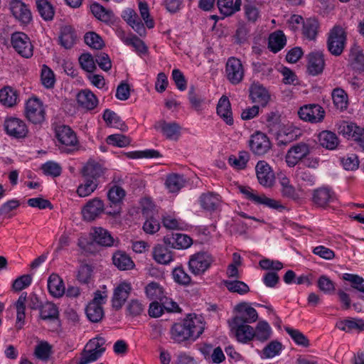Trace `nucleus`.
I'll return each mask as SVG.
<instances>
[{
    "mask_svg": "<svg viewBox=\"0 0 364 364\" xmlns=\"http://www.w3.org/2000/svg\"><path fill=\"white\" fill-rule=\"evenodd\" d=\"M205 323L201 316L188 314L181 321L175 323L170 329L171 338L178 343L196 341L203 333Z\"/></svg>",
    "mask_w": 364,
    "mask_h": 364,
    "instance_id": "f257e3e1",
    "label": "nucleus"
},
{
    "mask_svg": "<svg viewBox=\"0 0 364 364\" xmlns=\"http://www.w3.org/2000/svg\"><path fill=\"white\" fill-rule=\"evenodd\" d=\"M347 41L345 29L341 26H334L329 31L327 39V48L334 56L342 54Z\"/></svg>",
    "mask_w": 364,
    "mask_h": 364,
    "instance_id": "f03ea898",
    "label": "nucleus"
},
{
    "mask_svg": "<svg viewBox=\"0 0 364 364\" xmlns=\"http://www.w3.org/2000/svg\"><path fill=\"white\" fill-rule=\"evenodd\" d=\"M213 261V256L208 252H198L190 257L188 268L193 274L202 275L210 268Z\"/></svg>",
    "mask_w": 364,
    "mask_h": 364,
    "instance_id": "7ed1b4c3",
    "label": "nucleus"
},
{
    "mask_svg": "<svg viewBox=\"0 0 364 364\" xmlns=\"http://www.w3.org/2000/svg\"><path fill=\"white\" fill-rule=\"evenodd\" d=\"M55 137L59 143L63 146L62 149L70 153L77 149L78 140L75 133L67 125H59L55 127Z\"/></svg>",
    "mask_w": 364,
    "mask_h": 364,
    "instance_id": "20e7f679",
    "label": "nucleus"
},
{
    "mask_svg": "<svg viewBox=\"0 0 364 364\" xmlns=\"http://www.w3.org/2000/svg\"><path fill=\"white\" fill-rule=\"evenodd\" d=\"M26 118L33 124H41L45 120V109L42 102L37 97L28 100L25 107Z\"/></svg>",
    "mask_w": 364,
    "mask_h": 364,
    "instance_id": "39448f33",
    "label": "nucleus"
},
{
    "mask_svg": "<svg viewBox=\"0 0 364 364\" xmlns=\"http://www.w3.org/2000/svg\"><path fill=\"white\" fill-rule=\"evenodd\" d=\"M225 74L231 84L237 85L241 82L245 70L240 60L234 57L228 58L225 65Z\"/></svg>",
    "mask_w": 364,
    "mask_h": 364,
    "instance_id": "423d86ee",
    "label": "nucleus"
},
{
    "mask_svg": "<svg viewBox=\"0 0 364 364\" xmlns=\"http://www.w3.org/2000/svg\"><path fill=\"white\" fill-rule=\"evenodd\" d=\"M11 44L21 56L28 58L33 55V46L28 36L22 32H16L11 36Z\"/></svg>",
    "mask_w": 364,
    "mask_h": 364,
    "instance_id": "0eeeda50",
    "label": "nucleus"
},
{
    "mask_svg": "<svg viewBox=\"0 0 364 364\" xmlns=\"http://www.w3.org/2000/svg\"><path fill=\"white\" fill-rule=\"evenodd\" d=\"M235 309L238 314L234 317L232 323H252L258 319V314L255 309L247 302L238 304Z\"/></svg>",
    "mask_w": 364,
    "mask_h": 364,
    "instance_id": "6e6552de",
    "label": "nucleus"
},
{
    "mask_svg": "<svg viewBox=\"0 0 364 364\" xmlns=\"http://www.w3.org/2000/svg\"><path fill=\"white\" fill-rule=\"evenodd\" d=\"M301 119L311 123L321 122L325 116L322 107L316 104H310L301 107L298 111Z\"/></svg>",
    "mask_w": 364,
    "mask_h": 364,
    "instance_id": "1a4fd4ad",
    "label": "nucleus"
},
{
    "mask_svg": "<svg viewBox=\"0 0 364 364\" xmlns=\"http://www.w3.org/2000/svg\"><path fill=\"white\" fill-rule=\"evenodd\" d=\"M4 125L6 134L15 139L25 138L28 132L26 123L18 118H8Z\"/></svg>",
    "mask_w": 364,
    "mask_h": 364,
    "instance_id": "9d476101",
    "label": "nucleus"
},
{
    "mask_svg": "<svg viewBox=\"0 0 364 364\" xmlns=\"http://www.w3.org/2000/svg\"><path fill=\"white\" fill-rule=\"evenodd\" d=\"M9 9L14 18L23 24H28L32 20L31 12L21 0H10Z\"/></svg>",
    "mask_w": 364,
    "mask_h": 364,
    "instance_id": "9b49d317",
    "label": "nucleus"
},
{
    "mask_svg": "<svg viewBox=\"0 0 364 364\" xmlns=\"http://www.w3.org/2000/svg\"><path fill=\"white\" fill-rule=\"evenodd\" d=\"M310 153L309 145L305 143H299L292 146L286 155V162L288 166L294 167L297 163L305 159Z\"/></svg>",
    "mask_w": 364,
    "mask_h": 364,
    "instance_id": "f8f14e48",
    "label": "nucleus"
},
{
    "mask_svg": "<svg viewBox=\"0 0 364 364\" xmlns=\"http://www.w3.org/2000/svg\"><path fill=\"white\" fill-rule=\"evenodd\" d=\"M336 200L333 191L328 187H320L313 191L312 202L320 208H326Z\"/></svg>",
    "mask_w": 364,
    "mask_h": 364,
    "instance_id": "ddd939ff",
    "label": "nucleus"
},
{
    "mask_svg": "<svg viewBox=\"0 0 364 364\" xmlns=\"http://www.w3.org/2000/svg\"><path fill=\"white\" fill-rule=\"evenodd\" d=\"M164 242L168 247L182 250L191 247L193 240L187 235L179 232H171L164 236Z\"/></svg>",
    "mask_w": 364,
    "mask_h": 364,
    "instance_id": "4468645a",
    "label": "nucleus"
},
{
    "mask_svg": "<svg viewBox=\"0 0 364 364\" xmlns=\"http://www.w3.org/2000/svg\"><path fill=\"white\" fill-rule=\"evenodd\" d=\"M250 146L253 153L257 155H264L271 148V143L266 134L257 132L251 136Z\"/></svg>",
    "mask_w": 364,
    "mask_h": 364,
    "instance_id": "2eb2a0df",
    "label": "nucleus"
},
{
    "mask_svg": "<svg viewBox=\"0 0 364 364\" xmlns=\"http://www.w3.org/2000/svg\"><path fill=\"white\" fill-rule=\"evenodd\" d=\"M255 171L259 184L267 188L273 186L275 179L274 173L266 161H258L255 167Z\"/></svg>",
    "mask_w": 364,
    "mask_h": 364,
    "instance_id": "dca6fc26",
    "label": "nucleus"
},
{
    "mask_svg": "<svg viewBox=\"0 0 364 364\" xmlns=\"http://www.w3.org/2000/svg\"><path fill=\"white\" fill-rule=\"evenodd\" d=\"M249 92L251 101L262 107H266L271 98L268 90L259 82L252 83L249 87Z\"/></svg>",
    "mask_w": 364,
    "mask_h": 364,
    "instance_id": "f3484780",
    "label": "nucleus"
},
{
    "mask_svg": "<svg viewBox=\"0 0 364 364\" xmlns=\"http://www.w3.org/2000/svg\"><path fill=\"white\" fill-rule=\"evenodd\" d=\"M92 238L97 245L106 247L117 246L118 240H116L111 233L102 227H95L90 232Z\"/></svg>",
    "mask_w": 364,
    "mask_h": 364,
    "instance_id": "a211bd4d",
    "label": "nucleus"
},
{
    "mask_svg": "<svg viewBox=\"0 0 364 364\" xmlns=\"http://www.w3.org/2000/svg\"><path fill=\"white\" fill-rule=\"evenodd\" d=\"M294 178L300 190L314 186L316 181V175L306 167H297L295 171Z\"/></svg>",
    "mask_w": 364,
    "mask_h": 364,
    "instance_id": "6ab92c4d",
    "label": "nucleus"
},
{
    "mask_svg": "<svg viewBox=\"0 0 364 364\" xmlns=\"http://www.w3.org/2000/svg\"><path fill=\"white\" fill-rule=\"evenodd\" d=\"M154 128L160 130L161 133L170 140L176 141L181 135V126L176 122H166L160 120L156 122Z\"/></svg>",
    "mask_w": 364,
    "mask_h": 364,
    "instance_id": "aec40b11",
    "label": "nucleus"
},
{
    "mask_svg": "<svg viewBox=\"0 0 364 364\" xmlns=\"http://www.w3.org/2000/svg\"><path fill=\"white\" fill-rule=\"evenodd\" d=\"M105 206L102 200L95 198L90 200L82 209V215L85 220L92 221L104 211Z\"/></svg>",
    "mask_w": 364,
    "mask_h": 364,
    "instance_id": "412c9836",
    "label": "nucleus"
},
{
    "mask_svg": "<svg viewBox=\"0 0 364 364\" xmlns=\"http://www.w3.org/2000/svg\"><path fill=\"white\" fill-rule=\"evenodd\" d=\"M199 203L203 210L210 213L215 212L220 206L221 198L212 192L205 193L199 197Z\"/></svg>",
    "mask_w": 364,
    "mask_h": 364,
    "instance_id": "4be33fe9",
    "label": "nucleus"
},
{
    "mask_svg": "<svg viewBox=\"0 0 364 364\" xmlns=\"http://www.w3.org/2000/svg\"><path fill=\"white\" fill-rule=\"evenodd\" d=\"M217 114L225 122L232 126L234 124L231 104L228 97L222 96L217 105Z\"/></svg>",
    "mask_w": 364,
    "mask_h": 364,
    "instance_id": "5701e85b",
    "label": "nucleus"
},
{
    "mask_svg": "<svg viewBox=\"0 0 364 364\" xmlns=\"http://www.w3.org/2000/svg\"><path fill=\"white\" fill-rule=\"evenodd\" d=\"M132 287L129 284L122 283L118 285L114 291L112 297V306L116 309L122 308L127 298L129 297Z\"/></svg>",
    "mask_w": 364,
    "mask_h": 364,
    "instance_id": "b1692460",
    "label": "nucleus"
},
{
    "mask_svg": "<svg viewBox=\"0 0 364 364\" xmlns=\"http://www.w3.org/2000/svg\"><path fill=\"white\" fill-rule=\"evenodd\" d=\"M105 172L104 168L100 164L95 161H88L82 170L84 178L95 180L98 181V178L102 177Z\"/></svg>",
    "mask_w": 364,
    "mask_h": 364,
    "instance_id": "393cba45",
    "label": "nucleus"
},
{
    "mask_svg": "<svg viewBox=\"0 0 364 364\" xmlns=\"http://www.w3.org/2000/svg\"><path fill=\"white\" fill-rule=\"evenodd\" d=\"M242 0H217V6L221 14L230 16L240 10Z\"/></svg>",
    "mask_w": 364,
    "mask_h": 364,
    "instance_id": "a878e982",
    "label": "nucleus"
},
{
    "mask_svg": "<svg viewBox=\"0 0 364 364\" xmlns=\"http://www.w3.org/2000/svg\"><path fill=\"white\" fill-rule=\"evenodd\" d=\"M77 102L80 106L87 110L93 109L98 104L96 96L88 90H81L77 95Z\"/></svg>",
    "mask_w": 364,
    "mask_h": 364,
    "instance_id": "bb28decb",
    "label": "nucleus"
},
{
    "mask_svg": "<svg viewBox=\"0 0 364 364\" xmlns=\"http://www.w3.org/2000/svg\"><path fill=\"white\" fill-rule=\"evenodd\" d=\"M166 245H156L153 249V257L159 264H168L173 260V252Z\"/></svg>",
    "mask_w": 364,
    "mask_h": 364,
    "instance_id": "cd10ccee",
    "label": "nucleus"
},
{
    "mask_svg": "<svg viewBox=\"0 0 364 364\" xmlns=\"http://www.w3.org/2000/svg\"><path fill=\"white\" fill-rule=\"evenodd\" d=\"M235 336L239 342L246 343L254 338V328L246 323H232Z\"/></svg>",
    "mask_w": 364,
    "mask_h": 364,
    "instance_id": "c85d7f7f",
    "label": "nucleus"
},
{
    "mask_svg": "<svg viewBox=\"0 0 364 364\" xmlns=\"http://www.w3.org/2000/svg\"><path fill=\"white\" fill-rule=\"evenodd\" d=\"M319 29V23L315 18H309L303 21L302 34L309 41L316 39Z\"/></svg>",
    "mask_w": 364,
    "mask_h": 364,
    "instance_id": "c756f323",
    "label": "nucleus"
},
{
    "mask_svg": "<svg viewBox=\"0 0 364 364\" xmlns=\"http://www.w3.org/2000/svg\"><path fill=\"white\" fill-rule=\"evenodd\" d=\"M324 68L323 55L321 53H311L309 56L308 70L312 75L322 73Z\"/></svg>",
    "mask_w": 364,
    "mask_h": 364,
    "instance_id": "7c9ffc66",
    "label": "nucleus"
},
{
    "mask_svg": "<svg viewBox=\"0 0 364 364\" xmlns=\"http://www.w3.org/2000/svg\"><path fill=\"white\" fill-rule=\"evenodd\" d=\"M18 99L17 91L11 87L5 86L0 90V102L5 107H14L17 103Z\"/></svg>",
    "mask_w": 364,
    "mask_h": 364,
    "instance_id": "2f4dec72",
    "label": "nucleus"
},
{
    "mask_svg": "<svg viewBox=\"0 0 364 364\" xmlns=\"http://www.w3.org/2000/svg\"><path fill=\"white\" fill-rule=\"evenodd\" d=\"M48 289L49 292L55 297H60L65 292L63 279L57 274H51L48 279Z\"/></svg>",
    "mask_w": 364,
    "mask_h": 364,
    "instance_id": "473e14b6",
    "label": "nucleus"
},
{
    "mask_svg": "<svg viewBox=\"0 0 364 364\" xmlns=\"http://www.w3.org/2000/svg\"><path fill=\"white\" fill-rule=\"evenodd\" d=\"M349 62L354 70L358 73L364 72V53L359 47L355 46L350 49Z\"/></svg>",
    "mask_w": 364,
    "mask_h": 364,
    "instance_id": "72a5a7b5",
    "label": "nucleus"
},
{
    "mask_svg": "<svg viewBox=\"0 0 364 364\" xmlns=\"http://www.w3.org/2000/svg\"><path fill=\"white\" fill-rule=\"evenodd\" d=\"M102 118L107 125L109 127L119 129L122 132H125L128 129L127 126L121 119L120 117L110 109H107L105 110Z\"/></svg>",
    "mask_w": 364,
    "mask_h": 364,
    "instance_id": "f704fd0d",
    "label": "nucleus"
},
{
    "mask_svg": "<svg viewBox=\"0 0 364 364\" xmlns=\"http://www.w3.org/2000/svg\"><path fill=\"white\" fill-rule=\"evenodd\" d=\"M27 301V293L23 292L15 303L16 309V328L21 329L24 324L26 303Z\"/></svg>",
    "mask_w": 364,
    "mask_h": 364,
    "instance_id": "c9c22d12",
    "label": "nucleus"
},
{
    "mask_svg": "<svg viewBox=\"0 0 364 364\" xmlns=\"http://www.w3.org/2000/svg\"><path fill=\"white\" fill-rule=\"evenodd\" d=\"M36 6L39 15L43 20L48 21L53 19L55 9L48 0H36Z\"/></svg>",
    "mask_w": 364,
    "mask_h": 364,
    "instance_id": "e433bc0d",
    "label": "nucleus"
},
{
    "mask_svg": "<svg viewBox=\"0 0 364 364\" xmlns=\"http://www.w3.org/2000/svg\"><path fill=\"white\" fill-rule=\"evenodd\" d=\"M286 37L282 31H277L269 37L268 48L273 53L281 50L286 45Z\"/></svg>",
    "mask_w": 364,
    "mask_h": 364,
    "instance_id": "4c0bfd02",
    "label": "nucleus"
},
{
    "mask_svg": "<svg viewBox=\"0 0 364 364\" xmlns=\"http://www.w3.org/2000/svg\"><path fill=\"white\" fill-rule=\"evenodd\" d=\"M76 35L74 29L70 26H65L60 30L59 41L60 45L65 49H70L75 43Z\"/></svg>",
    "mask_w": 364,
    "mask_h": 364,
    "instance_id": "58836bf2",
    "label": "nucleus"
},
{
    "mask_svg": "<svg viewBox=\"0 0 364 364\" xmlns=\"http://www.w3.org/2000/svg\"><path fill=\"white\" fill-rule=\"evenodd\" d=\"M320 144L330 150L336 149L338 144V139L336 134L331 131H323L318 134Z\"/></svg>",
    "mask_w": 364,
    "mask_h": 364,
    "instance_id": "ea45409f",
    "label": "nucleus"
},
{
    "mask_svg": "<svg viewBox=\"0 0 364 364\" xmlns=\"http://www.w3.org/2000/svg\"><path fill=\"white\" fill-rule=\"evenodd\" d=\"M113 264L120 270H128L134 267V264L126 253L117 252L112 257Z\"/></svg>",
    "mask_w": 364,
    "mask_h": 364,
    "instance_id": "a19ab883",
    "label": "nucleus"
},
{
    "mask_svg": "<svg viewBox=\"0 0 364 364\" xmlns=\"http://www.w3.org/2000/svg\"><path fill=\"white\" fill-rule=\"evenodd\" d=\"M40 317L43 320H58L59 311L57 306L52 302H46L40 309Z\"/></svg>",
    "mask_w": 364,
    "mask_h": 364,
    "instance_id": "79ce46f5",
    "label": "nucleus"
},
{
    "mask_svg": "<svg viewBox=\"0 0 364 364\" xmlns=\"http://www.w3.org/2000/svg\"><path fill=\"white\" fill-rule=\"evenodd\" d=\"M102 355V350H95L92 348H87L86 344L85 348L80 353L77 364H88L96 361Z\"/></svg>",
    "mask_w": 364,
    "mask_h": 364,
    "instance_id": "37998d69",
    "label": "nucleus"
},
{
    "mask_svg": "<svg viewBox=\"0 0 364 364\" xmlns=\"http://www.w3.org/2000/svg\"><path fill=\"white\" fill-rule=\"evenodd\" d=\"M272 329L267 321H259L254 328V338L261 342L267 341L271 336Z\"/></svg>",
    "mask_w": 364,
    "mask_h": 364,
    "instance_id": "c03bdc74",
    "label": "nucleus"
},
{
    "mask_svg": "<svg viewBox=\"0 0 364 364\" xmlns=\"http://www.w3.org/2000/svg\"><path fill=\"white\" fill-rule=\"evenodd\" d=\"M252 66L253 73L255 74L259 75L261 78L269 77L273 72L272 64H271L269 62H252Z\"/></svg>",
    "mask_w": 364,
    "mask_h": 364,
    "instance_id": "a18cd8bd",
    "label": "nucleus"
},
{
    "mask_svg": "<svg viewBox=\"0 0 364 364\" xmlns=\"http://www.w3.org/2000/svg\"><path fill=\"white\" fill-rule=\"evenodd\" d=\"M188 100L192 108L196 111H199L202 109V106L205 102V97L200 94L198 90H197L193 85H191L188 91Z\"/></svg>",
    "mask_w": 364,
    "mask_h": 364,
    "instance_id": "49530a36",
    "label": "nucleus"
},
{
    "mask_svg": "<svg viewBox=\"0 0 364 364\" xmlns=\"http://www.w3.org/2000/svg\"><path fill=\"white\" fill-rule=\"evenodd\" d=\"M223 284L230 292L245 294L250 291L248 285L237 279L235 280H224Z\"/></svg>",
    "mask_w": 364,
    "mask_h": 364,
    "instance_id": "de8ad7c7",
    "label": "nucleus"
},
{
    "mask_svg": "<svg viewBox=\"0 0 364 364\" xmlns=\"http://www.w3.org/2000/svg\"><path fill=\"white\" fill-rule=\"evenodd\" d=\"M85 313L87 318L93 323H97L101 321L104 315L102 306L95 303H89L86 307Z\"/></svg>",
    "mask_w": 364,
    "mask_h": 364,
    "instance_id": "09e8293b",
    "label": "nucleus"
},
{
    "mask_svg": "<svg viewBox=\"0 0 364 364\" xmlns=\"http://www.w3.org/2000/svg\"><path fill=\"white\" fill-rule=\"evenodd\" d=\"M339 329L343 331H350L354 329L362 331L364 329V321L362 319L350 318L339 322L337 324Z\"/></svg>",
    "mask_w": 364,
    "mask_h": 364,
    "instance_id": "8fccbe9b",
    "label": "nucleus"
},
{
    "mask_svg": "<svg viewBox=\"0 0 364 364\" xmlns=\"http://www.w3.org/2000/svg\"><path fill=\"white\" fill-rule=\"evenodd\" d=\"M98 186V181L84 178L82 183L79 185L77 189V193L80 197H86L92 193Z\"/></svg>",
    "mask_w": 364,
    "mask_h": 364,
    "instance_id": "3c124183",
    "label": "nucleus"
},
{
    "mask_svg": "<svg viewBox=\"0 0 364 364\" xmlns=\"http://www.w3.org/2000/svg\"><path fill=\"white\" fill-rule=\"evenodd\" d=\"M185 179L183 176L179 174H171L168 176L166 181V185L170 192L174 193L178 191L184 186Z\"/></svg>",
    "mask_w": 364,
    "mask_h": 364,
    "instance_id": "603ef678",
    "label": "nucleus"
},
{
    "mask_svg": "<svg viewBox=\"0 0 364 364\" xmlns=\"http://www.w3.org/2000/svg\"><path fill=\"white\" fill-rule=\"evenodd\" d=\"M173 279L180 285L188 286L191 284V278L181 266L175 267L172 271Z\"/></svg>",
    "mask_w": 364,
    "mask_h": 364,
    "instance_id": "864d4df0",
    "label": "nucleus"
},
{
    "mask_svg": "<svg viewBox=\"0 0 364 364\" xmlns=\"http://www.w3.org/2000/svg\"><path fill=\"white\" fill-rule=\"evenodd\" d=\"M332 98L337 109L343 110L347 108L348 96L343 89H334L332 92Z\"/></svg>",
    "mask_w": 364,
    "mask_h": 364,
    "instance_id": "5fc2aeb1",
    "label": "nucleus"
},
{
    "mask_svg": "<svg viewBox=\"0 0 364 364\" xmlns=\"http://www.w3.org/2000/svg\"><path fill=\"white\" fill-rule=\"evenodd\" d=\"M84 41L88 46L96 50L102 49L105 46L101 36L93 31L86 33L84 36Z\"/></svg>",
    "mask_w": 364,
    "mask_h": 364,
    "instance_id": "6e6d98bb",
    "label": "nucleus"
},
{
    "mask_svg": "<svg viewBox=\"0 0 364 364\" xmlns=\"http://www.w3.org/2000/svg\"><path fill=\"white\" fill-rule=\"evenodd\" d=\"M250 154L247 151H240L237 156H230L228 159L229 164L237 169H244L249 161Z\"/></svg>",
    "mask_w": 364,
    "mask_h": 364,
    "instance_id": "4d7b16f0",
    "label": "nucleus"
},
{
    "mask_svg": "<svg viewBox=\"0 0 364 364\" xmlns=\"http://www.w3.org/2000/svg\"><path fill=\"white\" fill-rule=\"evenodd\" d=\"M284 330L297 345L303 347H308L309 346V339L300 331L291 328L289 326H285Z\"/></svg>",
    "mask_w": 364,
    "mask_h": 364,
    "instance_id": "13d9d810",
    "label": "nucleus"
},
{
    "mask_svg": "<svg viewBox=\"0 0 364 364\" xmlns=\"http://www.w3.org/2000/svg\"><path fill=\"white\" fill-rule=\"evenodd\" d=\"M282 345L280 342L272 341L262 350V358H272L279 355L282 350Z\"/></svg>",
    "mask_w": 364,
    "mask_h": 364,
    "instance_id": "bf43d9fd",
    "label": "nucleus"
},
{
    "mask_svg": "<svg viewBox=\"0 0 364 364\" xmlns=\"http://www.w3.org/2000/svg\"><path fill=\"white\" fill-rule=\"evenodd\" d=\"M359 127L353 122L343 121L338 124V132L345 137L353 139Z\"/></svg>",
    "mask_w": 364,
    "mask_h": 364,
    "instance_id": "052dcab7",
    "label": "nucleus"
},
{
    "mask_svg": "<svg viewBox=\"0 0 364 364\" xmlns=\"http://www.w3.org/2000/svg\"><path fill=\"white\" fill-rule=\"evenodd\" d=\"M78 60L81 68L87 73H93L97 69L95 58L90 53H82Z\"/></svg>",
    "mask_w": 364,
    "mask_h": 364,
    "instance_id": "680f3d73",
    "label": "nucleus"
},
{
    "mask_svg": "<svg viewBox=\"0 0 364 364\" xmlns=\"http://www.w3.org/2000/svg\"><path fill=\"white\" fill-rule=\"evenodd\" d=\"M318 288L326 294L334 293L336 287L335 283L326 275H321L317 281Z\"/></svg>",
    "mask_w": 364,
    "mask_h": 364,
    "instance_id": "e2e57ef3",
    "label": "nucleus"
},
{
    "mask_svg": "<svg viewBox=\"0 0 364 364\" xmlns=\"http://www.w3.org/2000/svg\"><path fill=\"white\" fill-rule=\"evenodd\" d=\"M343 279L350 282L351 287L353 289L363 294V291L362 289L364 288V279L362 277L358 274L345 273L343 275Z\"/></svg>",
    "mask_w": 364,
    "mask_h": 364,
    "instance_id": "0e129e2a",
    "label": "nucleus"
},
{
    "mask_svg": "<svg viewBox=\"0 0 364 364\" xmlns=\"http://www.w3.org/2000/svg\"><path fill=\"white\" fill-rule=\"evenodd\" d=\"M146 294L151 299L161 300L164 296L163 288L156 282H151L146 287Z\"/></svg>",
    "mask_w": 364,
    "mask_h": 364,
    "instance_id": "69168bd1",
    "label": "nucleus"
},
{
    "mask_svg": "<svg viewBox=\"0 0 364 364\" xmlns=\"http://www.w3.org/2000/svg\"><path fill=\"white\" fill-rule=\"evenodd\" d=\"M41 169L44 174L53 177L59 176L62 171L61 166L58 163L53 161H49L43 164L41 166Z\"/></svg>",
    "mask_w": 364,
    "mask_h": 364,
    "instance_id": "338daca9",
    "label": "nucleus"
},
{
    "mask_svg": "<svg viewBox=\"0 0 364 364\" xmlns=\"http://www.w3.org/2000/svg\"><path fill=\"white\" fill-rule=\"evenodd\" d=\"M124 196L125 191L118 186H114L107 193L108 199L113 204L119 203Z\"/></svg>",
    "mask_w": 364,
    "mask_h": 364,
    "instance_id": "774afa93",
    "label": "nucleus"
}]
</instances>
